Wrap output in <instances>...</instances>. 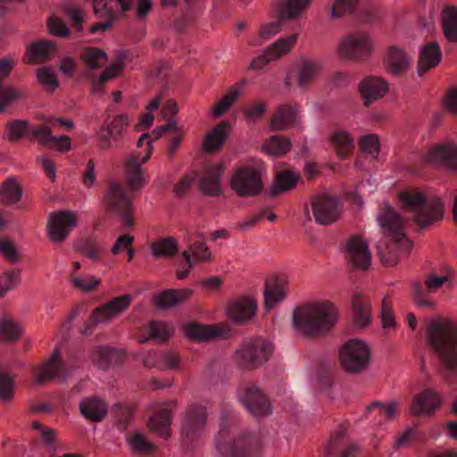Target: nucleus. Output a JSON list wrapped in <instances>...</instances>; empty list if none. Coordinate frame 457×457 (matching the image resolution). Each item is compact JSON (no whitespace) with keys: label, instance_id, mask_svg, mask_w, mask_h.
Returning <instances> with one entry per match:
<instances>
[{"label":"nucleus","instance_id":"f257e3e1","mask_svg":"<svg viewBox=\"0 0 457 457\" xmlns=\"http://www.w3.org/2000/svg\"><path fill=\"white\" fill-rule=\"evenodd\" d=\"M151 154V150L141 157L139 155H129L125 162V179L128 191L120 182L111 180L108 182L103 201L107 210L119 215L126 227L134 224L132 217L133 205L131 195L138 192L145 185V180L142 172L141 165L145 163Z\"/></svg>","mask_w":457,"mask_h":457},{"label":"nucleus","instance_id":"f03ea898","mask_svg":"<svg viewBox=\"0 0 457 457\" xmlns=\"http://www.w3.org/2000/svg\"><path fill=\"white\" fill-rule=\"evenodd\" d=\"M378 222L388 237L386 241L378 245V253L381 262L388 266L398 263L402 254L407 253L412 247V243L405 237V228L409 220L403 218L392 206L382 208Z\"/></svg>","mask_w":457,"mask_h":457},{"label":"nucleus","instance_id":"7ed1b4c3","mask_svg":"<svg viewBox=\"0 0 457 457\" xmlns=\"http://www.w3.org/2000/svg\"><path fill=\"white\" fill-rule=\"evenodd\" d=\"M427 341L445 368V381L457 389V324L432 320L427 328Z\"/></svg>","mask_w":457,"mask_h":457},{"label":"nucleus","instance_id":"20e7f679","mask_svg":"<svg viewBox=\"0 0 457 457\" xmlns=\"http://www.w3.org/2000/svg\"><path fill=\"white\" fill-rule=\"evenodd\" d=\"M337 312L329 302L312 303L295 309L293 326L307 337H318L328 332L337 322Z\"/></svg>","mask_w":457,"mask_h":457},{"label":"nucleus","instance_id":"39448f33","mask_svg":"<svg viewBox=\"0 0 457 457\" xmlns=\"http://www.w3.org/2000/svg\"><path fill=\"white\" fill-rule=\"evenodd\" d=\"M216 449L224 457H259L260 436L246 429L229 431L224 425L216 436Z\"/></svg>","mask_w":457,"mask_h":457},{"label":"nucleus","instance_id":"423d86ee","mask_svg":"<svg viewBox=\"0 0 457 457\" xmlns=\"http://www.w3.org/2000/svg\"><path fill=\"white\" fill-rule=\"evenodd\" d=\"M400 201L419 228H424L442 219L445 207L439 198L428 201L425 195L418 190L402 192Z\"/></svg>","mask_w":457,"mask_h":457},{"label":"nucleus","instance_id":"0eeeda50","mask_svg":"<svg viewBox=\"0 0 457 457\" xmlns=\"http://www.w3.org/2000/svg\"><path fill=\"white\" fill-rule=\"evenodd\" d=\"M453 269L448 265H443L439 270H434L425 277V287L420 282L411 285V296L415 303L422 308H434L436 302L428 297L430 293L436 292L445 286L452 287L453 284Z\"/></svg>","mask_w":457,"mask_h":457},{"label":"nucleus","instance_id":"6e6552de","mask_svg":"<svg viewBox=\"0 0 457 457\" xmlns=\"http://www.w3.org/2000/svg\"><path fill=\"white\" fill-rule=\"evenodd\" d=\"M207 411L203 405L187 408L182 421L180 438L185 452H192L198 445L206 424Z\"/></svg>","mask_w":457,"mask_h":457},{"label":"nucleus","instance_id":"1a4fd4ad","mask_svg":"<svg viewBox=\"0 0 457 457\" xmlns=\"http://www.w3.org/2000/svg\"><path fill=\"white\" fill-rule=\"evenodd\" d=\"M273 353V345L264 337L245 341L236 352V361L244 369H254L265 362Z\"/></svg>","mask_w":457,"mask_h":457},{"label":"nucleus","instance_id":"9d476101","mask_svg":"<svg viewBox=\"0 0 457 457\" xmlns=\"http://www.w3.org/2000/svg\"><path fill=\"white\" fill-rule=\"evenodd\" d=\"M55 123L67 129L73 127V122L70 120H64L62 118H46L43 124L34 126L30 129V140H37V142L45 147L66 152L71 149V139L68 136L55 137L53 135L51 126Z\"/></svg>","mask_w":457,"mask_h":457},{"label":"nucleus","instance_id":"9b49d317","mask_svg":"<svg viewBox=\"0 0 457 457\" xmlns=\"http://www.w3.org/2000/svg\"><path fill=\"white\" fill-rule=\"evenodd\" d=\"M339 360L347 372L361 373L370 363V351L364 341L350 339L341 347Z\"/></svg>","mask_w":457,"mask_h":457},{"label":"nucleus","instance_id":"f8f14e48","mask_svg":"<svg viewBox=\"0 0 457 457\" xmlns=\"http://www.w3.org/2000/svg\"><path fill=\"white\" fill-rule=\"evenodd\" d=\"M372 50L373 43L371 37L364 31H355L345 36L338 45L339 56L353 61L368 59Z\"/></svg>","mask_w":457,"mask_h":457},{"label":"nucleus","instance_id":"ddd939ff","mask_svg":"<svg viewBox=\"0 0 457 457\" xmlns=\"http://www.w3.org/2000/svg\"><path fill=\"white\" fill-rule=\"evenodd\" d=\"M230 186L240 196L259 195L263 188L260 170L251 165L238 167L231 178Z\"/></svg>","mask_w":457,"mask_h":457},{"label":"nucleus","instance_id":"4468645a","mask_svg":"<svg viewBox=\"0 0 457 457\" xmlns=\"http://www.w3.org/2000/svg\"><path fill=\"white\" fill-rule=\"evenodd\" d=\"M131 302L132 297L130 295H122L95 309L85 324V328L81 330V333L85 335L88 334L96 325L109 322L113 318L125 312L129 307Z\"/></svg>","mask_w":457,"mask_h":457},{"label":"nucleus","instance_id":"2eb2a0df","mask_svg":"<svg viewBox=\"0 0 457 457\" xmlns=\"http://www.w3.org/2000/svg\"><path fill=\"white\" fill-rule=\"evenodd\" d=\"M312 207L315 221L320 225H328L339 218L342 203L336 196L322 195L312 198Z\"/></svg>","mask_w":457,"mask_h":457},{"label":"nucleus","instance_id":"dca6fc26","mask_svg":"<svg viewBox=\"0 0 457 457\" xmlns=\"http://www.w3.org/2000/svg\"><path fill=\"white\" fill-rule=\"evenodd\" d=\"M238 398L245 408L253 416H268L271 413V404L267 396L254 385L243 386Z\"/></svg>","mask_w":457,"mask_h":457},{"label":"nucleus","instance_id":"f3484780","mask_svg":"<svg viewBox=\"0 0 457 457\" xmlns=\"http://www.w3.org/2000/svg\"><path fill=\"white\" fill-rule=\"evenodd\" d=\"M76 216L70 211L53 212L48 220V235L53 241L62 242L76 226Z\"/></svg>","mask_w":457,"mask_h":457},{"label":"nucleus","instance_id":"a211bd4d","mask_svg":"<svg viewBox=\"0 0 457 457\" xmlns=\"http://www.w3.org/2000/svg\"><path fill=\"white\" fill-rule=\"evenodd\" d=\"M412 57L397 46H390L384 54L386 71L395 77L403 76L412 63Z\"/></svg>","mask_w":457,"mask_h":457},{"label":"nucleus","instance_id":"6ab92c4d","mask_svg":"<svg viewBox=\"0 0 457 457\" xmlns=\"http://www.w3.org/2000/svg\"><path fill=\"white\" fill-rule=\"evenodd\" d=\"M175 408L176 401L166 402L157 406L149 418L150 430L164 439L168 438L170 435V426Z\"/></svg>","mask_w":457,"mask_h":457},{"label":"nucleus","instance_id":"aec40b11","mask_svg":"<svg viewBox=\"0 0 457 457\" xmlns=\"http://www.w3.org/2000/svg\"><path fill=\"white\" fill-rule=\"evenodd\" d=\"M347 261L357 269L366 270L370 264L371 255L367 243L360 236L351 237L345 244Z\"/></svg>","mask_w":457,"mask_h":457},{"label":"nucleus","instance_id":"412c9836","mask_svg":"<svg viewBox=\"0 0 457 457\" xmlns=\"http://www.w3.org/2000/svg\"><path fill=\"white\" fill-rule=\"evenodd\" d=\"M296 39V34L279 38L275 43L268 46L262 55L253 59L250 67L253 70L262 69L269 62L287 54L295 43Z\"/></svg>","mask_w":457,"mask_h":457},{"label":"nucleus","instance_id":"4be33fe9","mask_svg":"<svg viewBox=\"0 0 457 457\" xmlns=\"http://www.w3.org/2000/svg\"><path fill=\"white\" fill-rule=\"evenodd\" d=\"M74 369L73 365H67L61 361L59 351L55 350L50 359L35 371L37 383L41 384L54 378H65Z\"/></svg>","mask_w":457,"mask_h":457},{"label":"nucleus","instance_id":"5701e85b","mask_svg":"<svg viewBox=\"0 0 457 457\" xmlns=\"http://www.w3.org/2000/svg\"><path fill=\"white\" fill-rule=\"evenodd\" d=\"M129 124V117L126 114H119L109 124L102 125L98 132L100 148L112 147V140L116 141L122 137Z\"/></svg>","mask_w":457,"mask_h":457},{"label":"nucleus","instance_id":"b1692460","mask_svg":"<svg viewBox=\"0 0 457 457\" xmlns=\"http://www.w3.org/2000/svg\"><path fill=\"white\" fill-rule=\"evenodd\" d=\"M425 162L457 170V145L452 143L436 145L427 153Z\"/></svg>","mask_w":457,"mask_h":457},{"label":"nucleus","instance_id":"393cba45","mask_svg":"<svg viewBox=\"0 0 457 457\" xmlns=\"http://www.w3.org/2000/svg\"><path fill=\"white\" fill-rule=\"evenodd\" d=\"M441 404L439 395L431 389H426L413 397L410 411L414 416H430Z\"/></svg>","mask_w":457,"mask_h":457},{"label":"nucleus","instance_id":"a878e982","mask_svg":"<svg viewBox=\"0 0 457 457\" xmlns=\"http://www.w3.org/2000/svg\"><path fill=\"white\" fill-rule=\"evenodd\" d=\"M256 312V303L250 297H240L231 302L227 307L229 319L237 323L251 320Z\"/></svg>","mask_w":457,"mask_h":457},{"label":"nucleus","instance_id":"bb28decb","mask_svg":"<svg viewBox=\"0 0 457 457\" xmlns=\"http://www.w3.org/2000/svg\"><path fill=\"white\" fill-rule=\"evenodd\" d=\"M224 167L222 163L208 166L199 179L200 189L210 195H219L221 193L220 177Z\"/></svg>","mask_w":457,"mask_h":457},{"label":"nucleus","instance_id":"cd10ccee","mask_svg":"<svg viewBox=\"0 0 457 457\" xmlns=\"http://www.w3.org/2000/svg\"><path fill=\"white\" fill-rule=\"evenodd\" d=\"M387 90V82L376 76H369L360 84V92L366 105H370L374 100L384 96Z\"/></svg>","mask_w":457,"mask_h":457},{"label":"nucleus","instance_id":"c85d7f7f","mask_svg":"<svg viewBox=\"0 0 457 457\" xmlns=\"http://www.w3.org/2000/svg\"><path fill=\"white\" fill-rule=\"evenodd\" d=\"M123 357L124 353L121 350L110 346H96L91 354L93 363L102 370L121 362Z\"/></svg>","mask_w":457,"mask_h":457},{"label":"nucleus","instance_id":"c756f323","mask_svg":"<svg viewBox=\"0 0 457 457\" xmlns=\"http://www.w3.org/2000/svg\"><path fill=\"white\" fill-rule=\"evenodd\" d=\"M298 106L282 104L273 113L270 127L274 130H283L297 123Z\"/></svg>","mask_w":457,"mask_h":457},{"label":"nucleus","instance_id":"7c9ffc66","mask_svg":"<svg viewBox=\"0 0 457 457\" xmlns=\"http://www.w3.org/2000/svg\"><path fill=\"white\" fill-rule=\"evenodd\" d=\"M81 414L92 422L101 421L106 415L107 405L98 397H87L79 403Z\"/></svg>","mask_w":457,"mask_h":457},{"label":"nucleus","instance_id":"2f4dec72","mask_svg":"<svg viewBox=\"0 0 457 457\" xmlns=\"http://www.w3.org/2000/svg\"><path fill=\"white\" fill-rule=\"evenodd\" d=\"M55 50V45L52 41L43 39L33 42L26 53L28 62H45L54 54Z\"/></svg>","mask_w":457,"mask_h":457},{"label":"nucleus","instance_id":"473e14b6","mask_svg":"<svg viewBox=\"0 0 457 457\" xmlns=\"http://www.w3.org/2000/svg\"><path fill=\"white\" fill-rule=\"evenodd\" d=\"M441 60V50L436 42L425 45L420 52L418 73L422 76L427 71L436 66Z\"/></svg>","mask_w":457,"mask_h":457},{"label":"nucleus","instance_id":"72a5a7b5","mask_svg":"<svg viewBox=\"0 0 457 457\" xmlns=\"http://www.w3.org/2000/svg\"><path fill=\"white\" fill-rule=\"evenodd\" d=\"M321 69L318 61L302 59L297 65V85L301 88L306 87L318 76Z\"/></svg>","mask_w":457,"mask_h":457},{"label":"nucleus","instance_id":"f704fd0d","mask_svg":"<svg viewBox=\"0 0 457 457\" xmlns=\"http://www.w3.org/2000/svg\"><path fill=\"white\" fill-rule=\"evenodd\" d=\"M143 362L147 368L156 366L162 369L176 370L179 367L180 358L172 351L164 352L160 356L155 352H151L144 359Z\"/></svg>","mask_w":457,"mask_h":457},{"label":"nucleus","instance_id":"c9c22d12","mask_svg":"<svg viewBox=\"0 0 457 457\" xmlns=\"http://www.w3.org/2000/svg\"><path fill=\"white\" fill-rule=\"evenodd\" d=\"M80 59L86 67L85 75L103 68L107 62L106 54L96 47H85L81 51Z\"/></svg>","mask_w":457,"mask_h":457},{"label":"nucleus","instance_id":"e433bc0d","mask_svg":"<svg viewBox=\"0 0 457 457\" xmlns=\"http://www.w3.org/2000/svg\"><path fill=\"white\" fill-rule=\"evenodd\" d=\"M95 13L100 18H105V21H100L92 25L89 29L92 34L97 31H105L112 27L114 21L116 20L115 13L108 7L107 2L104 0H95L93 4Z\"/></svg>","mask_w":457,"mask_h":457},{"label":"nucleus","instance_id":"4c0bfd02","mask_svg":"<svg viewBox=\"0 0 457 457\" xmlns=\"http://www.w3.org/2000/svg\"><path fill=\"white\" fill-rule=\"evenodd\" d=\"M229 123L226 120L217 124L205 137L204 147L207 152L218 150L225 142Z\"/></svg>","mask_w":457,"mask_h":457},{"label":"nucleus","instance_id":"58836bf2","mask_svg":"<svg viewBox=\"0 0 457 457\" xmlns=\"http://www.w3.org/2000/svg\"><path fill=\"white\" fill-rule=\"evenodd\" d=\"M331 142L337 156L341 159L348 157L354 149L353 138L349 133L342 129L333 132Z\"/></svg>","mask_w":457,"mask_h":457},{"label":"nucleus","instance_id":"ea45409f","mask_svg":"<svg viewBox=\"0 0 457 457\" xmlns=\"http://www.w3.org/2000/svg\"><path fill=\"white\" fill-rule=\"evenodd\" d=\"M352 309L355 325L365 327L370 322V303L360 294L353 296Z\"/></svg>","mask_w":457,"mask_h":457},{"label":"nucleus","instance_id":"a19ab883","mask_svg":"<svg viewBox=\"0 0 457 457\" xmlns=\"http://www.w3.org/2000/svg\"><path fill=\"white\" fill-rule=\"evenodd\" d=\"M192 295L190 289H169L159 294L156 297V303L162 308L173 307Z\"/></svg>","mask_w":457,"mask_h":457},{"label":"nucleus","instance_id":"79ce46f5","mask_svg":"<svg viewBox=\"0 0 457 457\" xmlns=\"http://www.w3.org/2000/svg\"><path fill=\"white\" fill-rule=\"evenodd\" d=\"M127 443L134 453L150 454L154 451V445L146 436L139 432L133 431L126 435Z\"/></svg>","mask_w":457,"mask_h":457},{"label":"nucleus","instance_id":"37998d69","mask_svg":"<svg viewBox=\"0 0 457 457\" xmlns=\"http://www.w3.org/2000/svg\"><path fill=\"white\" fill-rule=\"evenodd\" d=\"M287 290L282 278L267 282L264 290V302L268 309L272 308L278 302L284 299Z\"/></svg>","mask_w":457,"mask_h":457},{"label":"nucleus","instance_id":"c03bdc74","mask_svg":"<svg viewBox=\"0 0 457 457\" xmlns=\"http://www.w3.org/2000/svg\"><path fill=\"white\" fill-rule=\"evenodd\" d=\"M155 258H170L177 254L179 247L176 239L172 237H164L153 242L150 245Z\"/></svg>","mask_w":457,"mask_h":457},{"label":"nucleus","instance_id":"a18cd8bd","mask_svg":"<svg viewBox=\"0 0 457 457\" xmlns=\"http://www.w3.org/2000/svg\"><path fill=\"white\" fill-rule=\"evenodd\" d=\"M178 107L177 104L173 100H169L162 108L163 116L167 119L168 123L162 126L159 129H155L153 130V135H154L155 138H159L165 132H172L177 133V122L173 119V116L177 113Z\"/></svg>","mask_w":457,"mask_h":457},{"label":"nucleus","instance_id":"49530a36","mask_svg":"<svg viewBox=\"0 0 457 457\" xmlns=\"http://www.w3.org/2000/svg\"><path fill=\"white\" fill-rule=\"evenodd\" d=\"M442 15L445 37L449 41L457 42V9L454 6H446Z\"/></svg>","mask_w":457,"mask_h":457},{"label":"nucleus","instance_id":"de8ad7c7","mask_svg":"<svg viewBox=\"0 0 457 457\" xmlns=\"http://www.w3.org/2000/svg\"><path fill=\"white\" fill-rule=\"evenodd\" d=\"M185 334L195 340H207L219 336V331L212 326H204L197 323H189L185 326Z\"/></svg>","mask_w":457,"mask_h":457},{"label":"nucleus","instance_id":"09e8293b","mask_svg":"<svg viewBox=\"0 0 457 457\" xmlns=\"http://www.w3.org/2000/svg\"><path fill=\"white\" fill-rule=\"evenodd\" d=\"M311 0H283L280 6V19L293 20L298 18Z\"/></svg>","mask_w":457,"mask_h":457},{"label":"nucleus","instance_id":"8fccbe9b","mask_svg":"<svg viewBox=\"0 0 457 457\" xmlns=\"http://www.w3.org/2000/svg\"><path fill=\"white\" fill-rule=\"evenodd\" d=\"M145 330L148 336H141L138 340L141 343H145L149 339H156L160 342L166 341L170 335V330L167 325L162 321H151L146 327Z\"/></svg>","mask_w":457,"mask_h":457},{"label":"nucleus","instance_id":"3c124183","mask_svg":"<svg viewBox=\"0 0 457 457\" xmlns=\"http://www.w3.org/2000/svg\"><path fill=\"white\" fill-rule=\"evenodd\" d=\"M262 147L269 155L279 156L290 150L291 141L287 137L272 136L264 143Z\"/></svg>","mask_w":457,"mask_h":457},{"label":"nucleus","instance_id":"603ef678","mask_svg":"<svg viewBox=\"0 0 457 457\" xmlns=\"http://www.w3.org/2000/svg\"><path fill=\"white\" fill-rule=\"evenodd\" d=\"M119 69L120 68L118 65L112 64L102 72L98 79L96 78L94 72H87L85 76L87 77V79L91 80L92 93L95 95L102 94L104 84L111 79L114 78L117 75Z\"/></svg>","mask_w":457,"mask_h":457},{"label":"nucleus","instance_id":"864d4df0","mask_svg":"<svg viewBox=\"0 0 457 457\" xmlns=\"http://www.w3.org/2000/svg\"><path fill=\"white\" fill-rule=\"evenodd\" d=\"M373 411H377L379 416L378 423H381L383 419L391 420L396 417L398 413V405L395 402L388 404H384L381 402H374L370 405L367 406L365 415L367 416L369 413Z\"/></svg>","mask_w":457,"mask_h":457},{"label":"nucleus","instance_id":"5fc2aeb1","mask_svg":"<svg viewBox=\"0 0 457 457\" xmlns=\"http://www.w3.org/2000/svg\"><path fill=\"white\" fill-rule=\"evenodd\" d=\"M21 196V188L13 179H7L0 187V200L4 204H15Z\"/></svg>","mask_w":457,"mask_h":457},{"label":"nucleus","instance_id":"6e6d98bb","mask_svg":"<svg viewBox=\"0 0 457 457\" xmlns=\"http://www.w3.org/2000/svg\"><path fill=\"white\" fill-rule=\"evenodd\" d=\"M297 182V177L291 171H279L276 175L275 183L272 187V195L290 190L295 187Z\"/></svg>","mask_w":457,"mask_h":457},{"label":"nucleus","instance_id":"4d7b16f0","mask_svg":"<svg viewBox=\"0 0 457 457\" xmlns=\"http://www.w3.org/2000/svg\"><path fill=\"white\" fill-rule=\"evenodd\" d=\"M32 428L39 432L38 439L45 448L49 452H54L56 449L55 431L37 420L32 422Z\"/></svg>","mask_w":457,"mask_h":457},{"label":"nucleus","instance_id":"13d9d810","mask_svg":"<svg viewBox=\"0 0 457 457\" xmlns=\"http://www.w3.org/2000/svg\"><path fill=\"white\" fill-rule=\"evenodd\" d=\"M240 94V88L237 85L233 86L230 90L217 103L212 109V114L214 117L222 116L227 110L237 100Z\"/></svg>","mask_w":457,"mask_h":457},{"label":"nucleus","instance_id":"bf43d9fd","mask_svg":"<svg viewBox=\"0 0 457 457\" xmlns=\"http://www.w3.org/2000/svg\"><path fill=\"white\" fill-rule=\"evenodd\" d=\"M14 395V381L12 377L6 372L0 364V400L9 402Z\"/></svg>","mask_w":457,"mask_h":457},{"label":"nucleus","instance_id":"052dcab7","mask_svg":"<svg viewBox=\"0 0 457 457\" xmlns=\"http://www.w3.org/2000/svg\"><path fill=\"white\" fill-rule=\"evenodd\" d=\"M358 4L359 0H336L331 6V16L340 18L346 13H353Z\"/></svg>","mask_w":457,"mask_h":457},{"label":"nucleus","instance_id":"680f3d73","mask_svg":"<svg viewBox=\"0 0 457 457\" xmlns=\"http://www.w3.org/2000/svg\"><path fill=\"white\" fill-rule=\"evenodd\" d=\"M38 82L50 91L55 90L59 82L55 77L54 72L48 67H41L37 71Z\"/></svg>","mask_w":457,"mask_h":457},{"label":"nucleus","instance_id":"e2e57ef3","mask_svg":"<svg viewBox=\"0 0 457 457\" xmlns=\"http://www.w3.org/2000/svg\"><path fill=\"white\" fill-rule=\"evenodd\" d=\"M359 145L363 153L370 154L372 159L377 158L379 152V141L376 135L363 136L359 140Z\"/></svg>","mask_w":457,"mask_h":457},{"label":"nucleus","instance_id":"0e129e2a","mask_svg":"<svg viewBox=\"0 0 457 457\" xmlns=\"http://www.w3.org/2000/svg\"><path fill=\"white\" fill-rule=\"evenodd\" d=\"M20 281V270H9L0 278V297L4 294L15 287Z\"/></svg>","mask_w":457,"mask_h":457},{"label":"nucleus","instance_id":"69168bd1","mask_svg":"<svg viewBox=\"0 0 457 457\" xmlns=\"http://www.w3.org/2000/svg\"><path fill=\"white\" fill-rule=\"evenodd\" d=\"M112 412L119 420V428L125 429L133 417L134 409L131 406H122L120 403H116L112 407Z\"/></svg>","mask_w":457,"mask_h":457},{"label":"nucleus","instance_id":"338daca9","mask_svg":"<svg viewBox=\"0 0 457 457\" xmlns=\"http://www.w3.org/2000/svg\"><path fill=\"white\" fill-rule=\"evenodd\" d=\"M71 280L76 288L83 291H92L100 283V280L90 275L76 276L71 274Z\"/></svg>","mask_w":457,"mask_h":457},{"label":"nucleus","instance_id":"774afa93","mask_svg":"<svg viewBox=\"0 0 457 457\" xmlns=\"http://www.w3.org/2000/svg\"><path fill=\"white\" fill-rule=\"evenodd\" d=\"M79 249L84 255L93 261H97L102 256V247L96 240H85Z\"/></svg>","mask_w":457,"mask_h":457}]
</instances>
